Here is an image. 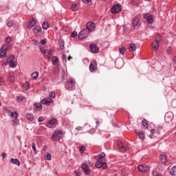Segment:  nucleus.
Wrapping results in <instances>:
<instances>
[{
	"mask_svg": "<svg viewBox=\"0 0 176 176\" xmlns=\"http://www.w3.org/2000/svg\"><path fill=\"white\" fill-rule=\"evenodd\" d=\"M38 76H39V72H34L32 74V78L33 79H37Z\"/></svg>",
	"mask_w": 176,
	"mask_h": 176,
	"instance_id": "nucleus-32",
	"label": "nucleus"
},
{
	"mask_svg": "<svg viewBox=\"0 0 176 176\" xmlns=\"http://www.w3.org/2000/svg\"><path fill=\"white\" fill-rule=\"evenodd\" d=\"M62 60L67 63V55L66 54H63L62 55Z\"/></svg>",
	"mask_w": 176,
	"mask_h": 176,
	"instance_id": "nucleus-54",
	"label": "nucleus"
},
{
	"mask_svg": "<svg viewBox=\"0 0 176 176\" xmlns=\"http://www.w3.org/2000/svg\"><path fill=\"white\" fill-rule=\"evenodd\" d=\"M74 173L76 176H80V170H76Z\"/></svg>",
	"mask_w": 176,
	"mask_h": 176,
	"instance_id": "nucleus-56",
	"label": "nucleus"
},
{
	"mask_svg": "<svg viewBox=\"0 0 176 176\" xmlns=\"http://www.w3.org/2000/svg\"><path fill=\"white\" fill-rule=\"evenodd\" d=\"M2 85H3V79L2 77H0V86H2Z\"/></svg>",
	"mask_w": 176,
	"mask_h": 176,
	"instance_id": "nucleus-58",
	"label": "nucleus"
},
{
	"mask_svg": "<svg viewBox=\"0 0 176 176\" xmlns=\"http://www.w3.org/2000/svg\"><path fill=\"white\" fill-rule=\"evenodd\" d=\"M116 67L118 69H120L123 67V59H116L115 61Z\"/></svg>",
	"mask_w": 176,
	"mask_h": 176,
	"instance_id": "nucleus-13",
	"label": "nucleus"
},
{
	"mask_svg": "<svg viewBox=\"0 0 176 176\" xmlns=\"http://www.w3.org/2000/svg\"><path fill=\"white\" fill-rule=\"evenodd\" d=\"M44 54L47 58H50V56H53V50H46Z\"/></svg>",
	"mask_w": 176,
	"mask_h": 176,
	"instance_id": "nucleus-19",
	"label": "nucleus"
},
{
	"mask_svg": "<svg viewBox=\"0 0 176 176\" xmlns=\"http://www.w3.org/2000/svg\"><path fill=\"white\" fill-rule=\"evenodd\" d=\"M8 47H9V45L7 44H4L2 45L1 49L6 52V50H8Z\"/></svg>",
	"mask_w": 176,
	"mask_h": 176,
	"instance_id": "nucleus-47",
	"label": "nucleus"
},
{
	"mask_svg": "<svg viewBox=\"0 0 176 176\" xmlns=\"http://www.w3.org/2000/svg\"><path fill=\"white\" fill-rule=\"evenodd\" d=\"M160 160L162 163H167V156L166 155H160Z\"/></svg>",
	"mask_w": 176,
	"mask_h": 176,
	"instance_id": "nucleus-24",
	"label": "nucleus"
},
{
	"mask_svg": "<svg viewBox=\"0 0 176 176\" xmlns=\"http://www.w3.org/2000/svg\"><path fill=\"white\" fill-rule=\"evenodd\" d=\"M163 129V126H158L156 129V133L157 134H160V131H162V129Z\"/></svg>",
	"mask_w": 176,
	"mask_h": 176,
	"instance_id": "nucleus-46",
	"label": "nucleus"
},
{
	"mask_svg": "<svg viewBox=\"0 0 176 176\" xmlns=\"http://www.w3.org/2000/svg\"><path fill=\"white\" fill-rule=\"evenodd\" d=\"M82 2H84V3H89V2H90V0H82Z\"/></svg>",
	"mask_w": 176,
	"mask_h": 176,
	"instance_id": "nucleus-61",
	"label": "nucleus"
},
{
	"mask_svg": "<svg viewBox=\"0 0 176 176\" xmlns=\"http://www.w3.org/2000/svg\"><path fill=\"white\" fill-rule=\"evenodd\" d=\"M32 148L34 152V153L36 155V153H38V151H36V146L35 144V143H32Z\"/></svg>",
	"mask_w": 176,
	"mask_h": 176,
	"instance_id": "nucleus-43",
	"label": "nucleus"
},
{
	"mask_svg": "<svg viewBox=\"0 0 176 176\" xmlns=\"http://www.w3.org/2000/svg\"><path fill=\"white\" fill-rule=\"evenodd\" d=\"M58 60V57L53 56L52 58V64H57V60Z\"/></svg>",
	"mask_w": 176,
	"mask_h": 176,
	"instance_id": "nucleus-40",
	"label": "nucleus"
},
{
	"mask_svg": "<svg viewBox=\"0 0 176 176\" xmlns=\"http://www.w3.org/2000/svg\"><path fill=\"white\" fill-rule=\"evenodd\" d=\"M67 90H75V79L71 78L67 80L65 83Z\"/></svg>",
	"mask_w": 176,
	"mask_h": 176,
	"instance_id": "nucleus-4",
	"label": "nucleus"
},
{
	"mask_svg": "<svg viewBox=\"0 0 176 176\" xmlns=\"http://www.w3.org/2000/svg\"><path fill=\"white\" fill-rule=\"evenodd\" d=\"M44 159H46V160H52V154L47 153Z\"/></svg>",
	"mask_w": 176,
	"mask_h": 176,
	"instance_id": "nucleus-44",
	"label": "nucleus"
},
{
	"mask_svg": "<svg viewBox=\"0 0 176 176\" xmlns=\"http://www.w3.org/2000/svg\"><path fill=\"white\" fill-rule=\"evenodd\" d=\"M129 49L131 52H135V44L131 43Z\"/></svg>",
	"mask_w": 176,
	"mask_h": 176,
	"instance_id": "nucleus-33",
	"label": "nucleus"
},
{
	"mask_svg": "<svg viewBox=\"0 0 176 176\" xmlns=\"http://www.w3.org/2000/svg\"><path fill=\"white\" fill-rule=\"evenodd\" d=\"M76 35H78V32H76V31H74L72 33L71 38H75V36H76Z\"/></svg>",
	"mask_w": 176,
	"mask_h": 176,
	"instance_id": "nucleus-52",
	"label": "nucleus"
},
{
	"mask_svg": "<svg viewBox=\"0 0 176 176\" xmlns=\"http://www.w3.org/2000/svg\"><path fill=\"white\" fill-rule=\"evenodd\" d=\"M142 123V126H144V127H145L146 129H148V127H149V123H148V120H146V119H143Z\"/></svg>",
	"mask_w": 176,
	"mask_h": 176,
	"instance_id": "nucleus-27",
	"label": "nucleus"
},
{
	"mask_svg": "<svg viewBox=\"0 0 176 176\" xmlns=\"http://www.w3.org/2000/svg\"><path fill=\"white\" fill-rule=\"evenodd\" d=\"M49 27H50V25H49V23L47 22H43L42 24V28L44 30H47L49 28Z\"/></svg>",
	"mask_w": 176,
	"mask_h": 176,
	"instance_id": "nucleus-29",
	"label": "nucleus"
},
{
	"mask_svg": "<svg viewBox=\"0 0 176 176\" xmlns=\"http://www.w3.org/2000/svg\"><path fill=\"white\" fill-rule=\"evenodd\" d=\"M76 130H77V131H80V130H82V126H78L76 128Z\"/></svg>",
	"mask_w": 176,
	"mask_h": 176,
	"instance_id": "nucleus-60",
	"label": "nucleus"
},
{
	"mask_svg": "<svg viewBox=\"0 0 176 176\" xmlns=\"http://www.w3.org/2000/svg\"><path fill=\"white\" fill-rule=\"evenodd\" d=\"M119 51L120 54H124V53L126 52V47H120L119 49Z\"/></svg>",
	"mask_w": 176,
	"mask_h": 176,
	"instance_id": "nucleus-45",
	"label": "nucleus"
},
{
	"mask_svg": "<svg viewBox=\"0 0 176 176\" xmlns=\"http://www.w3.org/2000/svg\"><path fill=\"white\" fill-rule=\"evenodd\" d=\"M155 133H156V129H153L151 130V134L149 135L150 138H153Z\"/></svg>",
	"mask_w": 176,
	"mask_h": 176,
	"instance_id": "nucleus-41",
	"label": "nucleus"
},
{
	"mask_svg": "<svg viewBox=\"0 0 176 176\" xmlns=\"http://www.w3.org/2000/svg\"><path fill=\"white\" fill-rule=\"evenodd\" d=\"M144 19H146L147 23L148 24H152L153 23V17L152 16V14L150 13H146L144 15Z\"/></svg>",
	"mask_w": 176,
	"mask_h": 176,
	"instance_id": "nucleus-11",
	"label": "nucleus"
},
{
	"mask_svg": "<svg viewBox=\"0 0 176 176\" xmlns=\"http://www.w3.org/2000/svg\"><path fill=\"white\" fill-rule=\"evenodd\" d=\"M153 176H163L162 173H158L157 171H153Z\"/></svg>",
	"mask_w": 176,
	"mask_h": 176,
	"instance_id": "nucleus-48",
	"label": "nucleus"
},
{
	"mask_svg": "<svg viewBox=\"0 0 176 176\" xmlns=\"http://www.w3.org/2000/svg\"><path fill=\"white\" fill-rule=\"evenodd\" d=\"M53 103V100L52 98H44L41 100V103H34L33 105V108L34 111H41L43 109L42 104L44 105H50Z\"/></svg>",
	"mask_w": 176,
	"mask_h": 176,
	"instance_id": "nucleus-1",
	"label": "nucleus"
},
{
	"mask_svg": "<svg viewBox=\"0 0 176 176\" xmlns=\"http://www.w3.org/2000/svg\"><path fill=\"white\" fill-rule=\"evenodd\" d=\"M58 72H60V70L58 68H56L55 69L53 70V74H54L55 75H57Z\"/></svg>",
	"mask_w": 176,
	"mask_h": 176,
	"instance_id": "nucleus-55",
	"label": "nucleus"
},
{
	"mask_svg": "<svg viewBox=\"0 0 176 176\" xmlns=\"http://www.w3.org/2000/svg\"><path fill=\"white\" fill-rule=\"evenodd\" d=\"M58 123V121H57V119L53 118L52 120H50L47 122L46 126L50 129H53V127H56V126H57Z\"/></svg>",
	"mask_w": 176,
	"mask_h": 176,
	"instance_id": "nucleus-5",
	"label": "nucleus"
},
{
	"mask_svg": "<svg viewBox=\"0 0 176 176\" xmlns=\"http://www.w3.org/2000/svg\"><path fill=\"white\" fill-rule=\"evenodd\" d=\"M10 64V67H11V68H16V67H17V63L12 60Z\"/></svg>",
	"mask_w": 176,
	"mask_h": 176,
	"instance_id": "nucleus-35",
	"label": "nucleus"
},
{
	"mask_svg": "<svg viewBox=\"0 0 176 176\" xmlns=\"http://www.w3.org/2000/svg\"><path fill=\"white\" fill-rule=\"evenodd\" d=\"M111 13H119V12H122V6L120 4H116L113 6L111 9Z\"/></svg>",
	"mask_w": 176,
	"mask_h": 176,
	"instance_id": "nucleus-7",
	"label": "nucleus"
},
{
	"mask_svg": "<svg viewBox=\"0 0 176 176\" xmlns=\"http://www.w3.org/2000/svg\"><path fill=\"white\" fill-rule=\"evenodd\" d=\"M26 118L28 120H30V122H32L34 120V115L31 113L27 114Z\"/></svg>",
	"mask_w": 176,
	"mask_h": 176,
	"instance_id": "nucleus-31",
	"label": "nucleus"
},
{
	"mask_svg": "<svg viewBox=\"0 0 176 176\" xmlns=\"http://www.w3.org/2000/svg\"><path fill=\"white\" fill-rule=\"evenodd\" d=\"M9 80L12 82H14V73L12 72L9 74Z\"/></svg>",
	"mask_w": 176,
	"mask_h": 176,
	"instance_id": "nucleus-30",
	"label": "nucleus"
},
{
	"mask_svg": "<svg viewBox=\"0 0 176 176\" xmlns=\"http://www.w3.org/2000/svg\"><path fill=\"white\" fill-rule=\"evenodd\" d=\"M135 133H137V135L140 138V140H144V138H145V134L144 133V132H142L141 131L135 130Z\"/></svg>",
	"mask_w": 176,
	"mask_h": 176,
	"instance_id": "nucleus-18",
	"label": "nucleus"
},
{
	"mask_svg": "<svg viewBox=\"0 0 176 176\" xmlns=\"http://www.w3.org/2000/svg\"><path fill=\"white\" fill-rule=\"evenodd\" d=\"M154 42H157V43H159L160 42H162V36L160 35H157L155 38Z\"/></svg>",
	"mask_w": 176,
	"mask_h": 176,
	"instance_id": "nucleus-34",
	"label": "nucleus"
},
{
	"mask_svg": "<svg viewBox=\"0 0 176 176\" xmlns=\"http://www.w3.org/2000/svg\"><path fill=\"white\" fill-rule=\"evenodd\" d=\"M127 28H128V27L126 25H124L123 27L124 31H126V30H127Z\"/></svg>",
	"mask_w": 176,
	"mask_h": 176,
	"instance_id": "nucleus-63",
	"label": "nucleus"
},
{
	"mask_svg": "<svg viewBox=\"0 0 176 176\" xmlns=\"http://www.w3.org/2000/svg\"><path fill=\"white\" fill-rule=\"evenodd\" d=\"M86 27L87 31H89V33L91 31H94V30L96 29V25L93 22H88L86 25Z\"/></svg>",
	"mask_w": 176,
	"mask_h": 176,
	"instance_id": "nucleus-10",
	"label": "nucleus"
},
{
	"mask_svg": "<svg viewBox=\"0 0 176 176\" xmlns=\"http://www.w3.org/2000/svg\"><path fill=\"white\" fill-rule=\"evenodd\" d=\"M72 10H73V12H78V10H79V4L73 3L72 5Z\"/></svg>",
	"mask_w": 176,
	"mask_h": 176,
	"instance_id": "nucleus-21",
	"label": "nucleus"
},
{
	"mask_svg": "<svg viewBox=\"0 0 176 176\" xmlns=\"http://www.w3.org/2000/svg\"><path fill=\"white\" fill-rule=\"evenodd\" d=\"M170 175H173V176L176 175V166H174L173 168H172L170 170Z\"/></svg>",
	"mask_w": 176,
	"mask_h": 176,
	"instance_id": "nucleus-37",
	"label": "nucleus"
},
{
	"mask_svg": "<svg viewBox=\"0 0 176 176\" xmlns=\"http://www.w3.org/2000/svg\"><path fill=\"white\" fill-rule=\"evenodd\" d=\"M42 31V28L41 26H36L33 28V32L34 34H39Z\"/></svg>",
	"mask_w": 176,
	"mask_h": 176,
	"instance_id": "nucleus-25",
	"label": "nucleus"
},
{
	"mask_svg": "<svg viewBox=\"0 0 176 176\" xmlns=\"http://www.w3.org/2000/svg\"><path fill=\"white\" fill-rule=\"evenodd\" d=\"M138 170L140 171V173H146L148 171V168H145L144 165H139L138 166Z\"/></svg>",
	"mask_w": 176,
	"mask_h": 176,
	"instance_id": "nucleus-22",
	"label": "nucleus"
},
{
	"mask_svg": "<svg viewBox=\"0 0 176 176\" xmlns=\"http://www.w3.org/2000/svg\"><path fill=\"white\" fill-rule=\"evenodd\" d=\"M3 57H6V51L5 50H0V58H3Z\"/></svg>",
	"mask_w": 176,
	"mask_h": 176,
	"instance_id": "nucleus-28",
	"label": "nucleus"
},
{
	"mask_svg": "<svg viewBox=\"0 0 176 176\" xmlns=\"http://www.w3.org/2000/svg\"><path fill=\"white\" fill-rule=\"evenodd\" d=\"M7 25L9 27V28H10V27H13V21H8V22L7 23Z\"/></svg>",
	"mask_w": 176,
	"mask_h": 176,
	"instance_id": "nucleus-50",
	"label": "nucleus"
},
{
	"mask_svg": "<svg viewBox=\"0 0 176 176\" xmlns=\"http://www.w3.org/2000/svg\"><path fill=\"white\" fill-rule=\"evenodd\" d=\"M10 162L12 164H16V166H20L21 163L19 159L11 158Z\"/></svg>",
	"mask_w": 176,
	"mask_h": 176,
	"instance_id": "nucleus-20",
	"label": "nucleus"
},
{
	"mask_svg": "<svg viewBox=\"0 0 176 176\" xmlns=\"http://www.w3.org/2000/svg\"><path fill=\"white\" fill-rule=\"evenodd\" d=\"M1 157H3V159L4 157H6V153H3L1 154Z\"/></svg>",
	"mask_w": 176,
	"mask_h": 176,
	"instance_id": "nucleus-62",
	"label": "nucleus"
},
{
	"mask_svg": "<svg viewBox=\"0 0 176 176\" xmlns=\"http://www.w3.org/2000/svg\"><path fill=\"white\" fill-rule=\"evenodd\" d=\"M118 146L120 152H124L126 151V146L122 142H118Z\"/></svg>",
	"mask_w": 176,
	"mask_h": 176,
	"instance_id": "nucleus-16",
	"label": "nucleus"
},
{
	"mask_svg": "<svg viewBox=\"0 0 176 176\" xmlns=\"http://www.w3.org/2000/svg\"><path fill=\"white\" fill-rule=\"evenodd\" d=\"M23 100H25V97L24 96H19L16 98V101H18V102H21Z\"/></svg>",
	"mask_w": 176,
	"mask_h": 176,
	"instance_id": "nucleus-42",
	"label": "nucleus"
},
{
	"mask_svg": "<svg viewBox=\"0 0 176 176\" xmlns=\"http://www.w3.org/2000/svg\"><path fill=\"white\" fill-rule=\"evenodd\" d=\"M89 49L92 53H98V52H100V48L96 44H91L89 47Z\"/></svg>",
	"mask_w": 176,
	"mask_h": 176,
	"instance_id": "nucleus-12",
	"label": "nucleus"
},
{
	"mask_svg": "<svg viewBox=\"0 0 176 176\" xmlns=\"http://www.w3.org/2000/svg\"><path fill=\"white\" fill-rule=\"evenodd\" d=\"M104 157H105V153H101L95 164L96 168H108V165L107 163L104 162Z\"/></svg>",
	"mask_w": 176,
	"mask_h": 176,
	"instance_id": "nucleus-2",
	"label": "nucleus"
},
{
	"mask_svg": "<svg viewBox=\"0 0 176 176\" xmlns=\"http://www.w3.org/2000/svg\"><path fill=\"white\" fill-rule=\"evenodd\" d=\"M34 25H36V21L34 19H32L31 21L28 25V28L31 29Z\"/></svg>",
	"mask_w": 176,
	"mask_h": 176,
	"instance_id": "nucleus-23",
	"label": "nucleus"
},
{
	"mask_svg": "<svg viewBox=\"0 0 176 176\" xmlns=\"http://www.w3.org/2000/svg\"><path fill=\"white\" fill-rule=\"evenodd\" d=\"M152 46H153V50H155V52H156L157 50V49H159V43H157L156 41H153L152 43Z\"/></svg>",
	"mask_w": 176,
	"mask_h": 176,
	"instance_id": "nucleus-26",
	"label": "nucleus"
},
{
	"mask_svg": "<svg viewBox=\"0 0 176 176\" xmlns=\"http://www.w3.org/2000/svg\"><path fill=\"white\" fill-rule=\"evenodd\" d=\"M89 30L87 29H84L82 31H80L78 34V38L79 39H85V38H87L89 36Z\"/></svg>",
	"mask_w": 176,
	"mask_h": 176,
	"instance_id": "nucleus-6",
	"label": "nucleus"
},
{
	"mask_svg": "<svg viewBox=\"0 0 176 176\" xmlns=\"http://www.w3.org/2000/svg\"><path fill=\"white\" fill-rule=\"evenodd\" d=\"M63 138V131L56 129L54 131V132L52 135L51 140L54 142L60 141Z\"/></svg>",
	"mask_w": 176,
	"mask_h": 176,
	"instance_id": "nucleus-3",
	"label": "nucleus"
},
{
	"mask_svg": "<svg viewBox=\"0 0 176 176\" xmlns=\"http://www.w3.org/2000/svg\"><path fill=\"white\" fill-rule=\"evenodd\" d=\"M96 69H97V61L92 60L89 65V71L90 72H94Z\"/></svg>",
	"mask_w": 176,
	"mask_h": 176,
	"instance_id": "nucleus-9",
	"label": "nucleus"
},
{
	"mask_svg": "<svg viewBox=\"0 0 176 176\" xmlns=\"http://www.w3.org/2000/svg\"><path fill=\"white\" fill-rule=\"evenodd\" d=\"M81 168L83 171V173H85V174H86V175H90V167L89 166V165H87V164L86 163H83L82 164Z\"/></svg>",
	"mask_w": 176,
	"mask_h": 176,
	"instance_id": "nucleus-8",
	"label": "nucleus"
},
{
	"mask_svg": "<svg viewBox=\"0 0 176 176\" xmlns=\"http://www.w3.org/2000/svg\"><path fill=\"white\" fill-rule=\"evenodd\" d=\"M50 98H56V94L54 92H50Z\"/></svg>",
	"mask_w": 176,
	"mask_h": 176,
	"instance_id": "nucleus-49",
	"label": "nucleus"
},
{
	"mask_svg": "<svg viewBox=\"0 0 176 176\" xmlns=\"http://www.w3.org/2000/svg\"><path fill=\"white\" fill-rule=\"evenodd\" d=\"M64 45H65L64 41H60L59 42V47H60V49H61V50H64Z\"/></svg>",
	"mask_w": 176,
	"mask_h": 176,
	"instance_id": "nucleus-39",
	"label": "nucleus"
},
{
	"mask_svg": "<svg viewBox=\"0 0 176 176\" xmlns=\"http://www.w3.org/2000/svg\"><path fill=\"white\" fill-rule=\"evenodd\" d=\"M40 51L41 52V53H43V54H45L46 53V50H45V47H40Z\"/></svg>",
	"mask_w": 176,
	"mask_h": 176,
	"instance_id": "nucleus-51",
	"label": "nucleus"
},
{
	"mask_svg": "<svg viewBox=\"0 0 176 176\" xmlns=\"http://www.w3.org/2000/svg\"><path fill=\"white\" fill-rule=\"evenodd\" d=\"M47 43V40L46 38L42 39V40L41 41V45H45V44Z\"/></svg>",
	"mask_w": 176,
	"mask_h": 176,
	"instance_id": "nucleus-53",
	"label": "nucleus"
},
{
	"mask_svg": "<svg viewBox=\"0 0 176 176\" xmlns=\"http://www.w3.org/2000/svg\"><path fill=\"white\" fill-rule=\"evenodd\" d=\"M96 126L98 127V126H99V124H100V121L97 120V121L96 122Z\"/></svg>",
	"mask_w": 176,
	"mask_h": 176,
	"instance_id": "nucleus-64",
	"label": "nucleus"
},
{
	"mask_svg": "<svg viewBox=\"0 0 176 176\" xmlns=\"http://www.w3.org/2000/svg\"><path fill=\"white\" fill-rule=\"evenodd\" d=\"M138 23H140V19L135 18L132 21V25L135 30H138Z\"/></svg>",
	"mask_w": 176,
	"mask_h": 176,
	"instance_id": "nucleus-14",
	"label": "nucleus"
},
{
	"mask_svg": "<svg viewBox=\"0 0 176 176\" xmlns=\"http://www.w3.org/2000/svg\"><path fill=\"white\" fill-rule=\"evenodd\" d=\"M85 150H86V147H85V146H81L79 147V151H80L81 155H82V153H85Z\"/></svg>",
	"mask_w": 176,
	"mask_h": 176,
	"instance_id": "nucleus-38",
	"label": "nucleus"
},
{
	"mask_svg": "<svg viewBox=\"0 0 176 176\" xmlns=\"http://www.w3.org/2000/svg\"><path fill=\"white\" fill-rule=\"evenodd\" d=\"M10 41H12V38H7L6 40V43H9V42H10Z\"/></svg>",
	"mask_w": 176,
	"mask_h": 176,
	"instance_id": "nucleus-59",
	"label": "nucleus"
},
{
	"mask_svg": "<svg viewBox=\"0 0 176 176\" xmlns=\"http://www.w3.org/2000/svg\"><path fill=\"white\" fill-rule=\"evenodd\" d=\"M45 120V118L43 117H39L38 118V122H43Z\"/></svg>",
	"mask_w": 176,
	"mask_h": 176,
	"instance_id": "nucleus-57",
	"label": "nucleus"
},
{
	"mask_svg": "<svg viewBox=\"0 0 176 176\" xmlns=\"http://www.w3.org/2000/svg\"><path fill=\"white\" fill-rule=\"evenodd\" d=\"M23 90H28L30 89V82H25L23 87Z\"/></svg>",
	"mask_w": 176,
	"mask_h": 176,
	"instance_id": "nucleus-36",
	"label": "nucleus"
},
{
	"mask_svg": "<svg viewBox=\"0 0 176 176\" xmlns=\"http://www.w3.org/2000/svg\"><path fill=\"white\" fill-rule=\"evenodd\" d=\"M15 58L14 55H10L7 60H6V62L4 63L5 65H8V64H10L12 61H14Z\"/></svg>",
	"mask_w": 176,
	"mask_h": 176,
	"instance_id": "nucleus-17",
	"label": "nucleus"
},
{
	"mask_svg": "<svg viewBox=\"0 0 176 176\" xmlns=\"http://www.w3.org/2000/svg\"><path fill=\"white\" fill-rule=\"evenodd\" d=\"M8 116H10V118H14V119H17V118H19V113L16 111L14 112H12V111H8Z\"/></svg>",
	"mask_w": 176,
	"mask_h": 176,
	"instance_id": "nucleus-15",
	"label": "nucleus"
}]
</instances>
